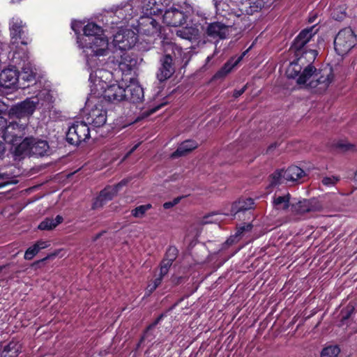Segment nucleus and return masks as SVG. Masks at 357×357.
<instances>
[{"label": "nucleus", "mask_w": 357, "mask_h": 357, "mask_svg": "<svg viewBox=\"0 0 357 357\" xmlns=\"http://www.w3.org/2000/svg\"><path fill=\"white\" fill-rule=\"evenodd\" d=\"M161 277L156 278L153 281H151L146 287V293L148 295H150L154 290L161 284L162 282Z\"/></svg>", "instance_id": "nucleus-39"}, {"label": "nucleus", "mask_w": 357, "mask_h": 357, "mask_svg": "<svg viewBox=\"0 0 357 357\" xmlns=\"http://www.w3.org/2000/svg\"><path fill=\"white\" fill-rule=\"evenodd\" d=\"M125 184L124 181H121L114 187L105 188L100 192V195L93 204L92 208L96 209L101 207L105 202L111 200L116 195L119 188Z\"/></svg>", "instance_id": "nucleus-19"}, {"label": "nucleus", "mask_w": 357, "mask_h": 357, "mask_svg": "<svg viewBox=\"0 0 357 357\" xmlns=\"http://www.w3.org/2000/svg\"><path fill=\"white\" fill-rule=\"evenodd\" d=\"M177 255V248L174 246H171L168 248L166 252L165 259L173 262L176 259Z\"/></svg>", "instance_id": "nucleus-40"}, {"label": "nucleus", "mask_w": 357, "mask_h": 357, "mask_svg": "<svg viewBox=\"0 0 357 357\" xmlns=\"http://www.w3.org/2000/svg\"><path fill=\"white\" fill-rule=\"evenodd\" d=\"M17 76H19V88L24 89L36 82V73L29 64L23 66L21 72H17Z\"/></svg>", "instance_id": "nucleus-17"}, {"label": "nucleus", "mask_w": 357, "mask_h": 357, "mask_svg": "<svg viewBox=\"0 0 357 357\" xmlns=\"http://www.w3.org/2000/svg\"><path fill=\"white\" fill-rule=\"evenodd\" d=\"M176 33L177 36L183 39L193 41L198 39L199 32V29L196 27L185 26L176 30Z\"/></svg>", "instance_id": "nucleus-27"}, {"label": "nucleus", "mask_w": 357, "mask_h": 357, "mask_svg": "<svg viewBox=\"0 0 357 357\" xmlns=\"http://www.w3.org/2000/svg\"><path fill=\"white\" fill-rule=\"evenodd\" d=\"M83 31L84 34L89 38L88 40H89L91 38L98 37L103 35L102 28L93 22L88 23L86 26H84Z\"/></svg>", "instance_id": "nucleus-30"}, {"label": "nucleus", "mask_w": 357, "mask_h": 357, "mask_svg": "<svg viewBox=\"0 0 357 357\" xmlns=\"http://www.w3.org/2000/svg\"><path fill=\"white\" fill-rule=\"evenodd\" d=\"M245 89H246V86H244L243 88H241L239 90H235L234 91V96L235 98L239 97L240 96H241L245 92Z\"/></svg>", "instance_id": "nucleus-46"}, {"label": "nucleus", "mask_w": 357, "mask_h": 357, "mask_svg": "<svg viewBox=\"0 0 357 357\" xmlns=\"http://www.w3.org/2000/svg\"><path fill=\"white\" fill-rule=\"evenodd\" d=\"M86 43L85 52L89 64L93 62V57L104 56L109 54L108 39L104 35L91 38Z\"/></svg>", "instance_id": "nucleus-3"}, {"label": "nucleus", "mask_w": 357, "mask_h": 357, "mask_svg": "<svg viewBox=\"0 0 357 357\" xmlns=\"http://www.w3.org/2000/svg\"><path fill=\"white\" fill-rule=\"evenodd\" d=\"M163 21L167 25L178 26L185 22V15L183 12L174 8L165 10L163 15Z\"/></svg>", "instance_id": "nucleus-15"}, {"label": "nucleus", "mask_w": 357, "mask_h": 357, "mask_svg": "<svg viewBox=\"0 0 357 357\" xmlns=\"http://www.w3.org/2000/svg\"><path fill=\"white\" fill-rule=\"evenodd\" d=\"M220 214L221 213L218 212L210 213L203 217L202 223L205 225L218 222V221L221 220L220 218L219 217Z\"/></svg>", "instance_id": "nucleus-37"}, {"label": "nucleus", "mask_w": 357, "mask_h": 357, "mask_svg": "<svg viewBox=\"0 0 357 357\" xmlns=\"http://www.w3.org/2000/svg\"><path fill=\"white\" fill-rule=\"evenodd\" d=\"M20 350L21 345L19 342L11 341L7 345L0 346V357H17Z\"/></svg>", "instance_id": "nucleus-24"}, {"label": "nucleus", "mask_w": 357, "mask_h": 357, "mask_svg": "<svg viewBox=\"0 0 357 357\" xmlns=\"http://www.w3.org/2000/svg\"><path fill=\"white\" fill-rule=\"evenodd\" d=\"M252 225L250 223L243 225L237 228V231L236 233V236H238L241 235L244 231H249L252 229Z\"/></svg>", "instance_id": "nucleus-43"}, {"label": "nucleus", "mask_w": 357, "mask_h": 357, "mask_svg": "<svg viewBox=\"0 0 357 357\" xmlns=\"http://www.w3.org/2000/svg\"><path fill=\"white\" fill-rule=\"evenodd\" d=\"M73 174H74V173H73ZM71 175H72V174H67V175H66V176L68 178V177H69V176H70Z\"/></svg>", "instance_id": "nucleus-61"}, {"label": "nucleus", "mask_w": 357, "mask_h": 357, "mask_svg": "<svg viewBox=\"0 0 357 357\" xmlns=\"http://www.w3.org/2000/svg\"><path fill=\"white\" fill-rule=\"evenodd\" d=\"M19 87V76L17 70L13 68H7L0 73V86L11 88Z\"/></svg>", "instance_id": "nucleus-18"}, {"label": "nucleus", "mask_w": 357, "mask_h": 357, "mask_svg": "<svg viewBox=\"0 0 357 357\" xmlns=\"http://www.w3.org/2000/svg\"><path fill=\"white\" fill-rule=\"evenodd\" d=\"M254 205V200L251 198H246L239 199L237 202H235L231 208V213L233 215H237V213L240 212H243L244 211H248L252 208Z\"/></svg>", "instance_id": "nucleus-26"}, {"label": "nucleus", "mask_w": 357, "mask_h": 357, "mask_svg": "<svg viewBox=\"0 0 357 357\" xmlns=\"http://www.w3.org/2000/svg\"><path fill=\"white\" fill-rule=\"evenodd\" d=\"M90 137V130L84 122H76L73 123L66 133L67 142L75 146L86 142Z\"/></svg>", "instance_id": "nucleus-7"}, {"label": "nucleus", "mask_w": 357, "mask_h": 357, "mask_svg": "<svg viewBox=\"0 0 357 357\" xmlns=\"http://www.w3.org/2000/svg\"><path fill=\"white\" fill-rule=\"evenodd\" d=\"M249 10H247L248 14L252 15L255 12H257L265 6L264 0H249Z\"/></svg>", "instance_id": "nucleus-33"}, {"label": "nucleus", "mask_w": 357, "mask_h": 357, "mask_svg": "<svg viewBox=\"0 0 357 357\" xmlns=\"http://www.w3.org/2000/svg\"><path fill=\"white\" fill-rule=\"evenodd\" d=\"M126 90L118 84L108 86L104 92V98L112 103L126 100Z\"/></svg>", "instance_id": "nucleus-16"}, {"label": "nucleus", "mask_w": 357, "mask_h": 357, "mask_svg": "<svg viewBox=\"0 0 357 357\" xmlns=\"http://www.w3.org/2000/svg\"><path fill=\"white\" fill-rule=\"evenodd\" d=\"M333 76L331 68L317 70L314 79L308 84V87L314 89L319 87V90H326L333 80Z\"/></svg>", "instance_id": "nucleus-11"}, {"label": "nucleus", "mask_w": 357, "mask_h": 357, "mask_svg": "<svg viewBox=\"0 0 357 357\" xmlns=\"http://www.w3.org/2000/svg\"><path fill=\"white\" fill-rule=\"evenodd\" d=\"M356 188H357V185H356Z\"/></svg>", "instance_id": "nucleus-62"}, {"label": "nucleus", "mask_w": 357, "mask_h": 357, "mask_svg": "<svg viewBox=\"0 0 357 357\" xmlns=\"http://www.w3.org/2000/svg\"><path fill=\"white\" fill-rule=\"evenodd\" d=\"M138 31L146 36H152L160 33V25L157 21L148 15L140 17L138 24Z\"/></svg>", "instance_id": "nucleus-13"}, {"label": "nucleus", "mask_w": 357, "mask_h": 357, "mask_svg": "<svg viewBox=\"0 0 357 357\" xmlns=\"http://www.w3.org/2000/svg\"><path fill=\"white\" fill-rule=\"evenodd\" d=\"M131 10H132V8H131L130 5H129V4L125 5L123 7L116 10V15H117V17L119 18H121L122 20H127L129 17H127V14L124 15V13L128 12Z\"/></svg>", "instance_id": "nucleus-41"}, {"label": "nucleus", "mask_w": 357, "mask_h": 357, "mask_svg": "<svg viewBox=\"0 0 357 357\" xmlns=\"http://www.w3.org/2000/svg\"><path fill=\"white\" fill-rule=\"evenodd\" d=\"M39 103L36 97L26 98L25 100L11 107L10 113L16 118L29 117L33 114Z\"/></svg>", "instance_id": "nucleus-10"}, {"label": "nucleus", "mask_w": 357, "mask_h": 357, "mask_svg": "<svg viewBox=\"0 0 357 357\" xmlns=\"http://www.w3.org/2000/svg\"><path fill=\"white\" fill-rule=\"evenodd\" d=\"M139 146V144H135L126 154V155L123 157V160H124L126 158H127L132 153H133L136 149Z\"/></svg>", "instance_id": "nucleus-50"}, {"label": "nucleus", "mask_w": 357, "mask_h": 357, "mask_svg": "<svg viewBox=\"0 0 357 357\" xmlns=\"http://www.w3.org/2000/svg\"><path fill=\"white\" fill-rule=\"evenodd\" d=\"M354 311V305L349 303L342 312V319H347Z\"/></svg>", "instance_id": "nucleus-42"}, {"label": "nucleus", "mask_w": 357, "mask_h": 357, "mask_svg": "<svg viewBox=\"0 0 357 357\" xmlns=\"http://www.w3.org/2000/svg\"><path fill=\"white\" fill-rule=\"evenodd\" d=\"M18 150L24 154L43 157L48 155L50 146L47 141L33 137H25L19 144Z\"/></svg>", "instance_id": "nucleus-5"}, {"label": "nucleus", "mask_w": 357, "mask_h": 357, "mask_svg": "<svg viewBox=\"0 0 357 357\" xmlns=\"http://www.w3.org/2000/svg\"><path fill=\"white\" fill-rule=\"evenodd\" d=\"M229 26L220 22H215L207 26L206 33L207 36L215 40H222L229 33Z\"/></svg>", "instance_id": "nucleus-14"}, {"label": "nucleus", "mask_w": 357, "mask_h": 357, "mask_svg": "<svg viewBox=\"0 0 357 357\" xmlns=\"http://www.w3.org/2000/svg\"><path fill=\"white\" fill-rule=\"evenodd\" d=\"M151 207L152 206L150 204L139 206L131 211V214L135 218H143L145 215V213L149 209L151 208Z\"/></svg>", "instance_id": "nucleus-34"}, {"label": "nucleus", "mask_w": 357, "mask_h": 357, "mask_svg": "<svg viewBox=\"0 0 357 357\" xmlns=\"http://www.w3.org/2000/svg\"><path fill=\"white\" fill-rule=\"evenodd\" d=\"M273 204L278 208L286 209L289 207V195L286 196H279L274 199Z\"/></svg>", "instance_id": "nucleus-36"}, {"label": "nucleus", "mask_w": 357, "mask_h": 357, "mask_svg": "<svg viewBox=\"0 0 357 357\" xmlns=\"http://www.w3.org/2000/svg\"><path fill=\"white\" fill-rule=\"evenodd\" d=\"M245 53H243L241 56H238L237 59H231L228 61H227L224 66L216 73L215 75V78H220L226 76L229 74L233 68L238 65V63L241 61L243 56Z\"/></svg>", "instance_id": "nucleus-28"}, {"label": "nucleus", "mask_w": 357, "mask_h": 357, "mask_svg": "<svg viewBox=\"0 0 357 357\" xmlns=\"http://www.w3.org/2000/svg\"><path fill=\"white\" fill-rule=\"evenodd\" d=\"M309 199L299 201L293 206L294 211L298 213H309Z\"/></svg>", "instance_id": "nucleus-35"}, {"label": "nucleus", "mask_w": 357, "mask_h": 357, "mask_svg": "<svg viewBox=\"0 0 357 357\" xmlns=\"http://www.w3.org/2000/svg\"><path fill=\"white\" fill-rule=\"evenodd\" d=\"M314 26L302 30L299 34L295 38L291 46V50L295 54L297 58L307 57V54L311 51H317L312 49L314 45L311 43L314 42V38L317 30H314Z\"/></svg>", "instance_id": "nucleus-2"}, {"label": "nucleus", "mask_w": 357, "mask_h": 357, "mask_svg": "<svg viewBox=\"0 0 357 357\" xmlns=\"http://www.w3.org/2000/svg\"><path fill=\"white\" fill-rule=\"evenodd\" d=\"M181 198H182L181 197H178L174 199L173 201L167 202L164 203V204H163L164 208L169 209V208L174 206L175 205H176L177 204L179 203Z\"/></svg>", "instance_id": "nucleus-44"}, {"label": "nucleus", "mask_w": 357, "mask_h": 357, "mask_svg": "<svg viewBox=\"0 0 357 357\" xmlns=\"http://www.w3.org/2000/svg\"><path fill=\"white\" fill-rule=\"evenodd\" d=\"M167 50H170L172 52L176 50L178 52H180L181 51V49L180 47H177L176 45L172 43H169L167 45V49L166 50V52L167 51Z\"/></svg>", "instance_id": "nucleus-45"}, {"label": "nucleus", "mask_w": 357, "mask_h": 357, "mask_svg": "<svg viewBox=\"0 0 357 357\" xmlns=\"http://www.w3.org/2000/svg\"><path fill=\"white\" fill-rule=\"evenodd\" d=\"M62 216L58 215L55 218H46L38 225L40 230H51L55 228L59 224L62 222Z\"/></svg>", "instance_id": "nucleus-31"}, {"label": "nucleus", "mask_w": 357, "mask_h": 357, "mask_svg": "<svg viewBox=\"0 0 357 357\" xmlns=\"http://www.w3.org/2000/svg\"><path fill=\"white\" fill-rule=\"evenodd\" d=\"M211 59H212V56H208L206 58V63H208L211 61Z\"/></svg>", "instance_id": "nucleus-57"}, {"label": "nucleus", "mask_w": 357, "mask_h": 357, "mask_svg": "<svg viewBox=\"0 0 357 357\" xmlns=\"http://www.w3.org/2000/svg\"><path fill=\"white\" fill-rule=\"evenodd\" d=\"M315 175L309 169H303L298 166L291 165L287 169H278L274 172L270 178H301L302 177H314Z\"/></svg>", "instance_id": "nucleus-8"}, {"label": "nucleus", "mask_w": 357, "mask_h": 357, "mask_svg": "<svg viewBox=\"0 0 357 357\" xmlns=\"http://www.w3.org/2000/svg\"><path fill=\"white\" fill-rule=\"evenodd\" d=\"M309 212L321 211L323 208L321 203L317 199H309Z\"/></svg>", "instance_id": "nucleus-38"}, {"label": "nucleus", "mask_w": 357, "mask_h": 357, "mask_svg": "<svg viewBox=\"0 0 357 357\" xmlns=\"http://www.w3.org/2000/svg\"><path fill=\"white\" fill-rule=\"evenodd\" d=\"M226 243H227V244H231V242H230V241H229V240H227V241H226Z\"/></svg>", "instance_id": "nucleus-59"}, {"label": "nucleus", "mask_w": 357, "mask_h": 357, "mask_svg": "<svg viewBox=\"0 0 357 357\" xmlns=\"http://www.w3.org/2000/svg\"><path fill=\"white\" fill-rule=\"evenodd\" d=\"M103 232H104V231L100 232V233H99V234H96V235L93 238V241H96L98 238H99L102 236V233H103Z\"/></svg>", "instance_id": "nucleus-53"}, {"label": "nucleus", "mask_w": 357, "mask_h": 357, "mask_svg": "<svg viewBox=\"0 0 357 357\" xmlns=\"http://www.w3.org/2000/svg\"><path fill=\"white\" fill-rule=\"evenodd\" d=\"M162 105H158V107H156L155 108H154L153 109V112H155L156 110H158V109H160Z\"/></svg>", "instance_id": "nucleus-58"}, {"label": "nucleus", "mask_w": 357, "mask_h": 357, "mask_svg": "<svg viewBox=\"0 0 357 357\" xmlns=\"http://www.w3.org/2000/svg\"><path fill=\"white\" fill-rule=\"evenodd\" d=\"M107 117L106 109L96 107L90 111L86 120L89 123L92 124L95 127H101L106 123Z\"/></svg>", "instance_id": "nucleus-20"}, {"label": "nucleus", "mask_w": 357, "mask_h": 357, "mask_svg": "<svg viewBox=\"0 0 357 357\" xmlns=\"http://www.w3.org/2000/svg\"><path fill=\"white\" fill-rule=\"evenodd\" d=\"M142 9L144 15H155L162 13L163 6L157 0H144Z\"/></svg>", "instance_id": "nucleus-23"}, {"label": "nucleus", "mask_w": 357, "mask_h": 357, "mask_svg": "<svg viewBox=\"0 0 357 357\" xmlns=\"http://www.w3.org/2000/svg\"><path fill=\"white\" fill-rule=\"evenodd\" d=\"M10 184H17V180H12L10 182H9Z\"/></svg>", "instance_id": "nucleus-56"}, {"label": "nucleus", "mask_w": 357, "mask_h": 357, "mask_svg": "<svg viewBox=\"0 0 357 357\" xmlns=\"http://www.w3.org/2000/svg\"><path fill=\"white\" fill-rule=\"evenodd\" d=\"M24 26L25 24L23 23L20 19L13 18L10 22V31L12 39H20L22 40V44H26V42L24 41Z\"/></svg>", "instance_id": "nucleus-21"}, {"label": "nucleus", "mask_w": 357, "mask_h": 357, "mask_svg": "<svg viewBox=\"0 0 357 357\" xmlns=\"http://www.w3.org/2000/svg\"><path fill=\"white\" fill-rule=\"evenodd\" d=\"M5 151L4 145L2 142H0V158L3 155Z\"/></svg>", "instance_id": "nucleus-52"}, {"label": "nucleus", "mask_w": 357, "mask_h": 357, "mask_svg": "<svg viewBox=\"0 0 357 357\" xmlns=\"http://www.w3.org/2000/svg\"><path fill=\"white\" fill-rule=\"evenodd\" d=\"M160 66L157 73V78L160 82L169 79L175 71L172 56L169 53H165L160 59Z\"/></svg>", "instance_id": "nucleus-12"}, {"label": "nucleus", "mask_w": 357, "mask_h": 357, "mask_svg": "<svg viewBox=\"0 0 357 357\" xmlns=\"http://www.w3.org/2000/svg\"><path fill=\"white\" fill-rule=\"evenodd\" d=\"M198 146V144L193 140H185L181 143L177 149L171 154L172 158H176L185 155Z\"/></svg>", "instance_id": "nucleus-25"}, {"label": "nucleus", "mask_w": 357, "mask_h": 357, "mask_svg": "<svg viewBox=\"0 0 357 357\" xmlns=\"http://www.w3.org/2000/svg\"><path fill=\"white\" fill-rule=\"evenodd\" d=\"M356 37L351 28L341 29L334 40L335 50L339 55L347 54L356 45Z\"/></svg>", "instance_id": "nucleus-6"}, {"label": "nucleus", "mask_w": 357, "mask_h": 357, "mask_svg": "<svg viewBox=\"0 0 357 357\" xmlns=\"http://www.w3.org/2000/svg\"><path fill=\"white\" fill-rule=\"evenodd\" d=\"M355 177L357 178V169L356 171L355 172Z\"/></svg>", "instance_id": "nucleus-60"}, {"label": "nucleus", "mask_w": 357, "mask_h": 357, "mask_svg": "<svg viewBox=\"0 0 357 357\" xmlns=\"http://www.w3.org/2000/svg\"><path fill=\"white\" fill-rule=\"evenodd\" d=\"M214 5L217 10H218V6L220 5V2H218V0H213Z\"/></svg>", "instance_id": "nucleus-55"}, {"label": "nucleus", "mask_w": 357, "mask_h": 357, "mask_svg": "<svg viewBox=\"0 0 357 357\" xmlns=\"http://www.w3.org/2000/svg\"><path fill=\"white\" fill-rule=\"evenodd\" d=\"M172 261H169V260H167L166 259H165L162 263H161V266L164 268H166L167 269H169V268L171 267L172 264Z\"/></svg>", "instance_id": "nucleus-47"}, {"label": "nucleus", "mask_w": 357, "mask_h": 357, "mask_svg": "<svg viewBox=\"0 0 357 357\" xmlns=\"http://www.w3.org/2000/svg\"><path fill=\"white\" fill-rule=\"evenodd\" d=\"M50 245L48 241H38L33 246L29 248L24 254V259L31 260L42 249L46 248Z\"/></svg>", "instance_id": "nucleus-29"}, {"label": "nucleus", "mask_w": 357, "mask_h": 357, "mask_svg": "<svg viewBox=\"0 0 357 357\" xmlns=\"http://www.w3.org/2000/svg\"><path fill=\"white\" fill-rule=\"evenodd\" d=\"M338 180H333V179H331V180H322V182H323V184L325 185H334L336 184V182Z\"/></svg>", "instance_id": "nucleus-49"}, {"label": "nucleus", "mask_w": 357, "mask_h": 357, "mask_svg": "<svg viewBox=\"0 0 357 357\" xmlns=\"http://www.w3.org/2000/svg\"><path fill=\"white\" fill-rule=\"evenodd\" d=\"M15 176H10L8 174H0V178H15Z\"/></svg>", "instance_id": "nucleus-51"}, {"label": "nucleus", "mask_w": 357, "mask_h": 357, "mask_svg": "<svg viewBox=\"0 0 357 357\" xmlns=\"http://www.w3.org/2000/svg\"><path fill=\"white\" fill-rule=\"evenodd\" d=\"M317 55V51H311L307 54V57L301 56L291 62L286 70L287 77L294 79L298 76L297 83L308 87V84L314 79L317 72L312 63Z\"/></svg>", "instance_id": "nucleus-1"}, {"label": "nucleus", "mask_w": 357, "mask_h": 357, "mask_svg": "<svg viewBox=\"0 0 357 357\" xmlns=\"http://www.w3.org/2000/svg\"><path fill=\"white\" fill-rule=\"evenodd\" d=\"M138 39L137 35L131 29H124L118 31L114 36V43L121 50H130L133 47Z\"/></svg>", "instance_id": "nucleus-9"}, {"label": "nucleus", "mask_w": 357, "mask_h": 357, "mask_svg": "<svg viewBox=\"0 0 357 357\" xmlns=\"http://www.w3.org/2000/svg\"><path fill=\"white\" fill-rule=\"evenodd\" d=\"M168 271V269L160 266L159 277H161V279L162 280L163 277L167 274Z\"/></svg>", "instance_id": "nucleus-48"}, {"label": "nucleus", "mask_w": 357, "mask_h": 357, "mask_svg": "<svg viewBox=\"0 0 357 357\" xmlns=\"http://www.w3.org/2000/svg\"><path fill=\"white\" fill-rule=\"evenodd\" d=\"M277 146V144L275 143V144H271L268 148V151H271V149L275 148Z\"/></svg>", "instance_id": "nucleus-54"}, {"label": "nucleus", "mask_w": 357, "mask_h": 357, "mask_svg": "<svg viewBox=\"0 0 357 357\" xmlns=\"http://www.w3.org/2000/svg\"><path fill=\"white\" fill-rule=\"evenodd\" d=\"M1 125L0 135L5 142L13 145L18 144L26 135L28 123H20L17 121L10 122L8 125Z\"/></svg>", "instance_id": "nucleus-4"}, {"label": "nucleus", "mask_w": 357, "mask_h": 357, "mask_svg": "<svg viewBox=\"0 0 357 357\" xmlns=\"http://www.w3.org/2000/svg\"><path fill=\"white\" fill-rule=\"evenodd\" d=\"M340 349L337 345H328L321 351L320 357H338Z\"/></svg>", "instance_id": "nucleus-32"}, {"label": "nucleus", "mask_w": 357, "mask_h": 357, "mask_svg": "<svg viewBox=\"0 0 357 357\" xmlns=\"http://www.w3.org/2000/svg\"><path fill=\"white\" fill-rule=\"evenodd\" d=\"M126 100L137 103L141 102L144 98V91L141 86L135 84L128 85L126 88Z\"/></svg>", "instance_id": "nucleus-22"}]
</instances>
